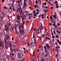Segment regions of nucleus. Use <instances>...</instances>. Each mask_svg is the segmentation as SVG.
<instances>
[{
	"label": "nucleus",
	"mask_w": 61,
	"mask_h": 61,
	"mask_svg": "<svg viewBox=\"0 0 61 61\" xmlns=\"http://www.w3.org/2000/svg\"><path fill=\"white\" fill-rule=\"evenodd\" d=\"M14 28H15V32L16 34L17 33V30H16V28H17V27H16V25L15 26H14Z\"/></svg>",
	"instance_id": "obj_15"
},
{
	"label": "nucleus",
	"mask_w": 61,
	"mask_h": 61,
	"mask_svg": "<svg viewBox=\"0 0 61 61\" xmlns=\"http://www.w3.org/2000/svg\"><path fill=\"white\" fill-rule=\"evenodd\" d=\"M49 3L50 4V5H53V4H51V3H50V2H49Z\"/></svg>",
	"instance_id": "obj_55"
},
{
	"label": "nucleus",
	"mask_w": 61,
	"mask_h": 61,
	"mask_svg": "<svg viewBox=\"0 0 61 61\" xmlns=\"http://www.w3.org/2000/svg\"><path fill=\"white\" fill-rule=\"evenodd\" d=\"M59 37L58 36H56V38H58Z\"/></svg>",
	"instance_id": "obj_63"
},
{
	"label": "nucleus",
	"mask_w": 61,
	"mask_h": 61,
	"mask_svg": "<svg viewBox=\"0 0 61 61\" xmlns=\"http://www.w3.org/2000/svg\"><path fill=\"white\" fill-rule=\"evenodd\" d=\"M32 18V16H30L29 17V18L30 20L31 19V18Z\"/></svg>",
	"instance_id": "obj_35"
},
{
	"label": "nucleus",
	"mask_w": 61,
	"mask_h": 61,
	"mask_svg": "<svg viewBox=\"0 0 61 61\" xmlns=\"http://www.w3.org/2000/svg\"><path fill=\"white\" fill-rule=\"evenodd\" d=\"M22 0H20V1H18V3H19V5H20V3L21 2V1Z\"/></svg>",
	"instance_id": "obj_29"
},
{
	"label": "nucleus",
	"mask_w": 61,
	"mask_h": 61,
	"mask_svg": "<svg viewBox=\"0 0 61 61\" xmlns=\"http://www.w3.org/2000/svg\"><path fill=\"white\" fill-rule=\"evenodd\" d=\"M4 59H3L1 60V61H4Z\"/></svg>",
	"instance_id": "obj_51"
},
{
	"label": "nucleus",
	"mask_w": 61,
	"mask_h": 61,
	"mask_svg": "<svg viewBox=\"0 0 61 61\" xmlns=\"http://www.w3.org/2000/svg\"><path fill=\"white\" fill-rule=\"evenodd\" d=\"M11 25L9 23H8L6 25H5V27H6L5 29V31H6V32L7 33L8 31L9 30V27Z\"/></svg>",
	"instance_id": "obj_4"
},
{
	"label": "nucleus",
	"mask_w": 61,
	"mask_h": 61,
	"mask_svg": "<svg viewBox=\"0 0 61 61\" xmlns=\"http://www.w3.org/2000/svg\"><path fill=\"white\" fill-rule=\"evenodd\" d=\"M9 36L8 35H7L6 36V38L5 39H9Z\"/></svg>",
	"instance_id": "obj_17"
},
{
	"label": "nucleus",
	"mask_w": 61,
	"mask_h": 61,
	"mask_svg": "<svg viewBox=\"0 0 61 61\" xmlns=\"http://www.w3.org/2000/svg\"><path fill=\"white\" fill-rule=\"evenodd\" d=\"M4 42L3 41H1L0 40V46L1 47H4Z\"/></svg>",
	"instance_id": "obj_7"
},
{
	"label": "nucleus",
	"mask_w": 61,
	"mask_h": 61,
	"mask_svg": "<svg viewBox=\"0 0 61 61\" xmlns=\"http://www.w3.org/2000/svg\"><path fill=\"white\" fill-rule=\"evenodd\" d=\"M36 29V28H33V30L34 31H35Z\"/></svg>",
	"instance_id": "obj_57"
},
{
	"label": "nucleus",
	"mask_w": 61,
	"mask_h": 61,
	"mask_svg": "<svg viewBox=\"0 0 61 61\" xmlns=\"http://www.w3.org/2000/svg\"><path fill=\"white\" fill-rule=\"evenodd\" d=\"M17 11L18 12L20 13V17L24 15V13L23 12H22V9L21 8H18Z\"/></svg>",
	"instance_id": "obj_3"
},
{
	"label": "nucleus",
	"mask_w": 61,
	"mask_h": 61,
	"mask_svg": "<svg viewBox=\"0 0 61 61\" xmlns=\"http://www.w3.org/2000/svg\"><path fill=\"white\" fill-rule=\"evenodd\" d=\"M24 55L23 53L20 52L18 53V56L19 58H23V56Z\"/></svg>",
	"instance_id": "obj_5"
},
{
	"label": "nucleus",
	"mask_w": 61,
	"mask_h": 61,
	"mask_svg": "<svg viewBox=\"0 0 61 61\" xmlns=\"http://www.w3.org/2000/svg\"><path fill=\"white\" fill-rule=\"evenodd\" d=\"M26 24H28V23H29V22H28V21H26Z\"/></svg>",
	"instance_id": "obj_50"
},
{
	"label": "nucleus",
	"mask_w": 61,
	"mask_h": 61,
	"mask_svg": "<svg viewBox=\"0 0 61 61\" xmlns=\"http://www.w3.org/2000/svg\"><path fill=\"white\" fill-rule=\"evenodd\" d=\"M17 20L18 21L20 20V19H21V18H20V16H19V15H17Z\"/></svg>",
	"instance_id": "obj_14"
},
{
	"label": "nucleus",
	"mask_w": 61,
	"mask_h": 61,
	"mask_svg": "<svg viewBox=\"0 0 61 61\" xmlns=\"http://www.w3.org/2000/svg\"><path fill=\"white\" fill-rule=\"evenodd\" d=\"M24 3H25V2H26V1L27 0H24Z\"/></svg>",
	"instance_id": "obj_49"
},
{
	"label": "nucleus",
	"mask_w": 61,
	"mask_h": 61,
	"mask_svg": "<svg viewBox=\"0 0 61 61\" xmlns=\"http://www.w3.org/2000/svg\"><path fill=\"white\" fill-rule=\"evenodd\" d=\"M45 61V59H42L41 60V61Z\"/></svg>",
	"instance_id": "obj_43"
},
{
	"label": "nucleus",
	"mask_w": 61,
	"mask_h": 61,
	"mask_svg": "<svg viewBox=\"0 0 61 61\" xmlns=\"http://www.w3.org/2000/svg\"><path fill=\"white\" fill-rule=\"evenodd\" d=\"M46 36H48V33H47V34H46Z\"/></svg>",
	"instance_id": "obj_59"
},
{
	"label": "nucleus",
	"mask_w": 61,
	"mask_h": 61,
	"mask_svg": "<svg viewBox=\"0 0 61 61\" xmlns=\"http://www.w3.org/2000/svg\"><path fill=\"white\" fill-rule=\"evenodd\" d=\"M16 51H20V49H19V48H18L16 50Z\"/></svg>",
	"instance_id": "obj_26"
},
{
	"label": "nucleus",
	"mask_w": 61,
	"mask_h": 61,
	"mask_svg": "<svg viewBox=\"0 0 61 61\" xmlns=\"http://www.w3.org/2000/svg\"><path fill=\"white\" fill-rule=\"evenodd\" d=\"M24 15H24H23L22 16L20 17H21L22 21H23V20H24V19H25V18H26V15Z\"/></svg>",
	"instance_id": "obj_11"
},
{
	"label": "nucleus",
	"mask_w": 61,
	"mask_h": 61,
	"mask_svg": "<svg viewBox=\"0 0 61 61\" xmlns=\"http://www.w3.org/2000/svg\"><path fill=\"white\" fill-rule=\"evenodd\" d=\"M49 25L51 26L52 25V23H50Z\"/></svg>",
	"instance_id": "obj_58"
},
{
	"label": "nucleus",
	"mask_w": 61,
	"mask_h": 61,
	"mask_svg": "<svg viewBox=\"0 0 61 61\" xmlns=\"http://www.w3.org/2000/svg\"><path fill=\"white\" fill-rule=\"evenodd\" d=\"M35 33L34 32V31L33 32V38H34V37H35Z\"/></svg>",
	"instance_id": "obj_34"
},
{
	"label": "nucleus",
	"mask_w": 61,
	"mask_h": 61,
	"mask_svg": "<svg viewBox=\"0 0 61 61\" xmlns=\"http://www.w3.org/2000/svg\"><path fill=\"white\" fill-rule=\"evenodd\" d=\"M36 11L37 12H39V10L38 9H37Z\"/></svg>",
	"instance_id": "obj_61"
},
{
	"label": "nucleus",
	"mask_w": 61,
	"mask_h": 61,
	"mask_svg": "<svg viewBox=\"0 0 61 61\" xmlns=\"http://www.w3.org/2000/svg\"><path fill=\"white\" fill-rule=\"evenodd\" d=\"M53 17L55 18H56V15H53Z\"/></svg>",
	"instance_id": "obj_37"
},
{
	"label": "nucleus",
	"mask_w": 61,
	"mask_h": 61,
	"mask_svg": "<svg viewBox=\"0 0 61 61\" xmlns=\"http://www.w3.org/2000/svg\"><path fill=\"white\" fill-rule=\"evenodd\" d=\"M34 58V56L32 55V57H31V58Z\"/></svg>",
	"instance_id": "obj_54"
},
{
	"label": "nucleus",
	"mask_w": 61,
	"mask_h": 61,
	"mask_svg": "<svg viewBox=\"0 0 61 61\" xmlns=\"http://www.w3.org/2000/svg\"><path fill=\"white\" fill-rule=\"evenodd\" d=\"M17 37L18 39V41H19V40H20V39H21V35L20 34H19L18 35Z\"/></svg>",
	"instance_id": "obj_10"
},
{
	"label": "nucleus",
	"mask_w": 61,
	"mask_h": 61,
	"mask_svg": "<svg viewBox=\"0 0 61 61\" xmlns=\"http://www.w3.org/2000/svg\"><path fill=\"white\" fill-rule=\"evenodd\" d=\"M42 4L43 5H46V2H45L44 3H43Z\"/></svg>",
	"instance_id": "obj_36"
},
{
	"label": "nucleus",
	"mask_w": 61,
	"mask_h": 61,
	"mask_svg": "<svg viewBox=\"0 0 61 61\" xmlns=\"http://www.w3.org/2000/svg\"><path fill=\"white\" fill-rule=\"evenodd\" d=\"M32 61H35V59H33Z\"/></svg>",
	"instance_id": "obj_64"
},
{
	"label": "nucleus",
	"mask_w": 61,
	"mask_h": 61,
	"mask_svg": "<svg viewBox=\"0 0 61 61\" xmlns=\"http://www.w3.org/2000/svg\"><path fill=\"white\" fill-rule=\"evenodd\" d=\"M52 22H53L54 23V24H53V25L54 26V27H56V23L54 21H52Z\"/></svg>",
	"instance_id": "obj_19"
},
{
	"label": "nucleus",
	"mask_w": 61,
	"mask_h": 61,
	"mask_svg": "<svg viewBox=\"0 0 61 61\" xmlns=\"http://www.w3.org/2000/svg\"><path fill=\"white\" fill-rule=\"evenodd\" d=\"M54 3L55 4H57V1H56Z\"/></svg>",
	"instance_id": "obj_62"
},
{
	"label": "nucleus",
	"mask_w": 61,
	"mask_h": 61,
	"mask_svg": "<svg viewBox=\"0 0 61 61\" xmlns=\"http://www.w3.org/2000/svg\"><path fill=\"white\" fill-rule=\"evenodd\" d=\"M45 51L46 53V55H45L44 54H43V56H45V57H46L47 56H48V51H47V50H45Z\"/></svg>",
	"instance_id": "obj_9"
},
{
	"label": "nucleus",
	"mask_w": 61,
	"mask_h": 61,
	"mask_svg": "<svg viewBox=\"0 0 61 61\" xmlns=\"http://www.w3.org/2000/svg\"><path fill=\"white\" fill-rule=\"evenodd\" d=\"M46 1H47V3H49L50 2H49L48 1V0H46Z\"/></svg>",
	"instance_id": "obj_45"
},
{
	"label": "nucleus",
	"mask_w": 61,
	"mask_h": 61,
	"mask_svg": "<svg viewBox=\"0 0 61 61\" xmlns=\"http://www.w3.org/2000/svg\"><path fill=\"white\" fill-rule=\"evenodd\" d=\"M38 1V3L40 5H41V2L42 1V0H37Z\"/></svg>",
	"instance_id": "obj_16"
},
{
	"label": "nucleus",
	"mask_w": 61,
	"mask_h": 61,
	"mask_svg": "<svg viewBox=\"0 0 61 61\" xmlns=\"http://www.w3.org/2000/svg\"><path fill=\"white\" fill-rule=\"evenodd\" d=\"M2 52V50L1 48H0V57L1 56V54L0 53Z\"/></svg>",
	"instance_id": "obj_30"
},
{
	"label": "nucleus",
	"mask_w": 61,
	"mask_h": 61,
	"mask_svg": "<svg viewBox=\"0 0 61 61\" xmlns=\"http://www.w3.org/2000/svg\"><path fill=\"white\" fill-rule=\"evenodd\" d=\"M39 28H38V30H37L36 32V34L37 35H38L40 33H41V30L43 29V26H42V25L40 24L39 25Z\"/></svg>",
	"instance_id": "obj_2"
},
{
	"label": "nucleus",
	"mask_w": 61,
	"mask_h": 61,
	"mask_svg": "<svg viewBox=\"0 0 61 61\" xmlns=\"http://www.w3.org/2000/svg\"><path fill=\"white\" fill-rule=\"evenodd\" d=\"M32 15V14L30 13V14H28V15Z\"/></svg>",
	"instance_id": "obj_60"
},
{
	"label": "nucleus",
	"mask_w": 61,
	"mask_h": 61,
	"mask_svg": "<svg viewBox=\"0 0 61 61\" xmlns=\"http://www.w3.org/2000/svg\"><path fill=\"white\" fill-rule=\"evenodd\" d=\"M44 7H46V9H48V7L47 6H44Z\"/></svg>",
	"instance_id": "obj_47"
},
{
	"label": "nucleus",
	"mask_w": 61,
	"mask_h": 61,
	"mask_svg": "<svg viewBox=\"0 0 61 61\" xmlns=\"http://www.w3.org/2000/svg\"><path fill=\"white\" fill-rule=\"evenodd\" d=\"M47 49H50V46H49L48 45H47Z\"/></svg>",
	"instance_id": "obj_24"
},
{
	"label": "nucleus",
	"mask_w": 61,
	"mask_h": 61,
	"mask_svg": "<svg viewBox=\"0 0 61 61\" xmlns=\"http://www.w3.org/2000/svg\"><path fill=\"white\" fill-rule=\"evenodd\" d=\"M44 10L45 12H47L48 11V10H47V9L45 10Z\"/></svg>",
	"instance_id": "obj_31"
},
{
	"label": "nucleus",
	"mask_w": 61,
	"mask_h": 61,
	"mask_svg": "<svg viewBox=\"0 0 61 61\" xmlns=\"http://www.w3.org/2000/svg\"><path fill=\"white\" fill-rule=\"evenodd\" d=\"M46 40H47V39H49V40H50V38H48L47 37L46 38Z\"/></svg>",
	"instance_id": "obj_39"
},
{
	"label": "nucleus",
	"mask_w": 61,
	"mask_h": 61,
	"mask_svg": "<svg viewBox=\"0 0 61 61\" xmlns=\"http://www.w3.org/2000/svg\"><path fill=\"white\" fill-rule=\"evenodd\" d=\"M52 16H50V19H51L53 20V18Z\"/></svg>",
	"instance_id": "obj_25"
},
{
	"label": "nucleus",
	"mask_w": 61,
	"mask_h": 61,
	"mask_svg": "<svg viewBox=\"0 0 61 61\" xmlns=\"http://www.w3.org/2000/svg\"><path fill=\"white\" fill-rule=\"evenodd\" d=\"M24 52H25V53H26V52H28V51L27 50L26 51H24Z\"/></svg>",
	"instance_id": "obj_53"
},
{
	"label": "nucleus",
	"mask_w": 61,
	"mask_h": 61,
	"mask_svg": "<svg viewBox=\"0 0 61 61\" xmlns=\"http://www.w3.org/2000/svg\"><path fill=\"white\" fill-rule=\"evenodd\" d=\"M34 16H36V14L35 13L34 14Z\"/></svg>",
	"instance_id": "obj_42"
},
{
	"label": "nucleus",
	"mask_w": 61,
	"mask_h": 61,
	"mask_svg": "<svg viewBox=\"0 0 61 61\" xmlns=\"http://www.w3.org/2000/svg\"><path fill=\"white\" fill-rule=\"evenodd\" d=\"M8 46L9 47H10V48L11 47V42H9Z\"/></svg>",
	"instance_id": "obj_20"
},
{
	"label": "nucleus",
	"mask_w": 61,
	"mask_h": 61,
	"mask_svg": "<svg viewBox=\"0 0 61 61\" xmlns=\"http://www.w3.org/2000/svg\"><path fill=\"white\" fill-rule=\"evenodd\" d=\"M3 31H5V28H3Z\"/></svg>",
	"instance_id": "obj_38"
},
{
	"label": "nucleus",
	"mask_w": 61,
	"mask_h": 61,
	"mask_svg": "<svg viewBox=\"0 0 61 61\" xmlns=\"http://www.w3.org/2000/svg\"><path fill=\"white\" fill-rule=\"evenodd\" d=\"M35 3H36V4H37V3H38V1H36Z\"/></svg>",
	"instance_id": "obj_48"
},
{
	"label": "nucleus",
	"mask_w": 61,
	"mask_h": 61,
	"mask_svg": "<svg viewBox=\"0 0 61 61\" xmlns=\"http://www.w3.org/2000/svg\"><path fill=\"white\" fill-rule=\"evenodd\" d=\"M3 19V17L2 16L0 15V21H2V20ZM1 27V23H0V28Z\"/></svg>",
	"instance_id": "obj_12"
},
{
	"label": "nucleus",
	"mask_w": 61,
	"mask_h": 61,
	"mask_svg": "<svg viewBox=\"0 0 61 61\" xmlns=\"http://www.w3.org/2000/svg\"><path fill=\"white\" fill-rule=\"evenodd\" d=\"M6 59H7L8 60H9V56H7V57H6Z\"/></svg>",
	"instance_id": "obj_27"
},
{
	"label": "nucleus",
	"mask_w": 61,
	"mask_h": 61,
	"mask_svg": "<svg viewBox=\"0 0 61 61\" xmlns=\"http://www.w3.org/2000/svg\"><path fill=\"white\" fill-rule=\"evenodd\" d=\"M34 41H35V43L33 42H31L30 44V45L32 46V47H34L35 46H35L36 47V41H35V39H34Z\"/></svg>",
	"instance_id": "obj_6"
},
{
	"label": "nucleus",
	"mask_w": 61,
	"mask_h": 61,
	"mask_svg": "<svg viewBox=\"0 0 61 61\" xmlns=\"http://www.w3.org/2000/svg\"><path fill=\"white\" fill-rule=\"evenodd\" d=\"M60 25V23H59L57 25L58 26H59V25Z\"/></svg>",
	"instance_id": "obj_56"
},
{
	"label": "nucleus",
	"mask_w": 61,
	"mask_h": 61,
	"mask_svg": "<svg viewBox=\"0 0 61 61\" xmlns=\"http://www.w3.org/2000/svg\"><path fill=\"white\" fill-rule=\"evenodd\" d=\"M5 47H6V46H7V44L8 43H9V41L8 40V39H5Z\"/></svg>",
	"instance_id": "obj_8"
},
{
	"label": "nucleus",
	"mask_w": 61,
	"mask_h": 61,
	"mask_svg": "<svg viewBox=\"0 0 61 61\" xmlns=\"http://www.w3.org/2000/svg\"><path fill=\"white\" fill-rule=\"evenodd\" d=\"M44 34H43L42 35V37H43V38H44Z\"/></svg>",
	"instance_id": "obj_52"
},
{
	"label": "nucleus",
	"mask_w": 61,
	"mask_h": 61,
	"mask_svg": "<svg viewBox=\"0 0 61 61\" xmlns=\"http://www.w3.org/2000/svg\"><path fill=\"white\" fill-rule=\"evenodd\" d=\"M25 59V58H24L21 61H24V60Z\"/></svg>",
	"instance_id": "obj_41"
},
{
	"label": "nucleus",
	"mask_w": 61,
	"mask_h": 61,
	"mask_svg": "<svg viewBox=\"0 0 61 61\" xmlns=\"http://www.w3.org/2000/svg\"><path fill=\"white\" fill-rule=\"evenodd\" d=\"M2 13L3 16H5V14L4 12H2Z\"/></svg>",
	"instance_id": "obj_28"
},
{
	"label": "nucleus",
	"mask_w": 61,
	"mask_h": 61,
	"mask_svg": "<svg viewBox=\"0 0 61 61\" xmlns=\"http://www.w3.org/2000/svg\"><path fill=\"white\" fill-rule=\"evenodd\" d=\"M44 49H45V50H46V47L44 46Z\"/></svg>",
	"instance_id": "obj_44"
},
{
	"label": "nucleus",
	"mask_w": 61,
	"mask_h": 61,
	"mask_svg": "<svg viewBox=\"0 0 61 61\" xmlns=\"http://www.w3.org/2000/svg\"><path fill=\"white\" fill-rule=\"evenodd\" d=\"M16 22H17L18 23V25H19V30L20 31V34L21 35H24L25 34V32L24 30V25L22 23H21L20 22L18 21H16Z\"/></svg>",
	"instance_id": "obj_1"
},
{
	"label": "nucleus",
	"mask_w": 61,
	"mask_h": 61,
	"mask_svg": "<svg viewBox=\"0 0 61 61\" xmlns=\"http://www.w3.org/2000/svg\"><path fill=\"white\" fill-rule=\"evenodd\" d=\"M24 4L23 6V8H25V7H26V3H24Z\"/></svg>",
	"instance_id": "obj_18"
},
{
	"label": "nucleus",
	"mask_w": 61,
	"mask_h": 61,
	"mask_svg": "<svg viewBox=\"0 0 61 61\" xmlns=\"http://www.w3.org/2000/svg\"><path fill=\"white\" fill-rule=\"evenodd\" d=\"M58 30H56V32L57 33H58L59 34H61V31L60 30V29L59 28Z\"/></svg>",
	"instance_id": "obj_13"
},
{
	"label": "nucleus",
	"mask_w": 61,
	"mask_h": 61,
	"mask_svg": "<svg viewBox=\"0 0 61 61\" xmlns=\"http://www.w3.org/2000/svg\"><path fill=\"white\" fill-rule=\"evenodd\" d=\"M3 8L4 9H6V7L5 6H4V7H3Z\"/></svg>",
	"instance_id": "obj_40"
},
{
	"label": "nucleus",
	"mask_w": 61,
	"mask_h": 61,
	"mask_svg": "<svg viewBox=\"0 0 61 61\" xmlns=\"http://www.w3.org/2000/svg\"><path fill=\"white\" fill-rule=\"evenodd\" d=\"M12 9H13V10L14 11H15V9H14V8H13V5L12 4Z\"/></svg>",
	"instance_id": "obj_33"
},
{
	"label": "nucleus",
	"mask_w": 61,
	"mask_h": 61,
	"mask_svg": "<svg viewBox=\"0 0 61 61\" xmlns=\"http://www.w3.org/2000/svg\"><path fill=\"white\" fill-rule=\"evenodd\" d=\"M35 7V8H36V7H38V5H34Z\"/></svg>",
	"instance_id": "obj_32"
},
{
	"label": "nucleus",
	"mask_w": 61,
	"mask_h": 61,
	"mask_svg": "<svg viewBox=\"0 0 61 61\" xmlns=\"http://www.w3.org/2000/svg\"><path fill=\"white\" fill-rule=\"evenodd\" d=\"M10 56H14V54L13 53H11L10 54Z\"/></svg>",
	"instance_id": "obj_22"
},
{
	"label": "nucleus",
	"mask_w": 61,
	"mask_h": 61,
	"mask_svg": "<svg viewBox=\"0 0 61 61\" xmlns=\"http://www.w3.org/2000/svg\"><path fill=\"white\" fill-rule=\"evenodd\" d=\"M57 41L58 43H59V44L61 45V42H60L59 41V40H57Z\"/></svg>",
	"instance_id": "obj_23"
},
{
	"label": "nucleus",
	"mask_w": 61,
	"mask_h": 61,
	"mask_svg": "<svg viewBox=\"0 0 61 61\" xmlns=\"http://www.w3.org/2000/svg\"><path fill=\"white\" fill-rule=\"evenodd\" d=\"M38 37V38H40V40H41L42 39V37L41 36H38V35H37Z\"/></svg>",
	"instance_id": "obj_21"
},
{
	"label": "nucleus",
	"mask_w": 61,
	"mask_h": 61,
	"mask_svg": "<svg viewBox=\"0 0 61 61\" xmlns=\"http://www.w3.org/2000/svg\"><path fill=\"white\" fill-rule=\"evenodd\" d=\"M59 7V6H58V5H57L56 6V8H58Z\"/></svg>",
	"instance_id": "obj_46"
}]
</instances>
